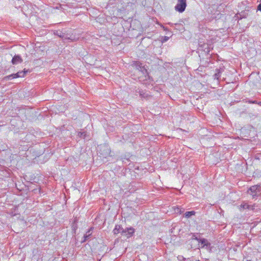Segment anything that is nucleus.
<instances>
[{
    "mask_svg": "<svg viewBox=\"0 0 261 261\" xmlns=\"http://www.w3.org/2000/svg\"><path fill=\"white\" fill-rule=\"evenodd\" d=\"M54 34L60 37L63 41L74 42L79 39V37H76L73 33H71L69 31L64 30H56L54 32Z\"/></svg>",
    "mask_w": 261,
    "mask_h": 261,
    "instance_id": "nucleus-1",
    "label": "nucleus"
},
{
    "mask_svg": "<svg viewBox=\"0 0 261 261\" xmlns=\"http://www.w3.org/2000/svg\"><path fill=\"white\" fill-rule=\"evenodd\" d=\"M98 152L100 158H107L110 155L111 149L108 144H102L98 146Z\"/></svg>",
    "mask_w": 261,
    "mask_h": 261,
    "instance_id": "nucleus-2",
    "label": "nucleus"
},
{
    "mask_svg": "<svg viewBox=\"0 0 261 261\" xmlns=\"http://www.w3.org/2000/svg\"><path fill=\"white\" fill-rule=\"evenodd\" d=\"M177 3L175 6V10L179 12H183L187 7V0H177Z\"/></svg>",
    "mask_w": 261,
    "mask_h": 261,
    "instance_id": "nucleus-3",
    "label": "nucleus"
},
{
    "mask_svg": "<svg viewBox=\"0 0 261 261\" xmlns=\"http://www.w3.org/2000/svg\"><path fill=\"white\" fill-rule=\"evenodd\" d=\"M135 232V229L132 227L126 228L122 229L121 235L125 236L127 238L131 237Z\"/></svg>",
    "mask_w": 261,
    "mask_h": 261,
    "instance_id": "nucleus-4",
    "label": "nucleus"
},
{
    "mask_svg": "<svg viewBox=\"0 0 261 261\" xmlns=\"http://www.w3.org/2000/svg\"><path fill=\"white\" fill-rule=\"evenodd\" d=\"M260 192L259 187L258 186L254 185L250 187L248 192L252 195V198H256L257 195V192Z\"/></svg>",
    "mask_w": 261,
    "mask_h": 261,
    "instance_id": "nucleus-5",
    "label": "nucleus"
},
{
    "mask_svg": "<svg viewBox=\"0 0 261 261\" xmlns=\"http://www.w3.org/2000/svg\"><path fill=\"white\" fill-rule=\"evenodd\" d=\"M255 205H249L247 203L243 202L239 206V209L240 211H242L246 209L248 210H254Z\"/></svg>",
    "mask_w": 261,
    "mask_h": 261,
    "instance_id": "nucleus-6",
    "label": "nucleus"
},
{
    "mask_svg": "<svg viewBox=\"0 0 261 261\" xmlns=\"http://www.w3.org/2000/svg\"><path fill=\"white\" fill-rule=\"evenodd\" d=\"M200 243L202 245L201 246L202 248H205L207 249L211 250V243L208 242V241L206 239L204 238L201 239V240H200Z\"/></svg>",
    "mask_w": 261,
    "mask_h": 261,
    "instance_id": "nucleus-7",
    "label": "nucleus"
},
{
    "mask_svg": "<svg viewBox=\"0 0 261 261\" xmlns=\"http://www.w3.org/2000/svg\"><path fill=\"white\" fill-rule=\"evenodd\" d=\"M92 228L91 227L86 232V233L84 236V237H83L84 239H83V240L82 241V242H86L91 239V235H92Z\"/></svg>",
    "mask_w": 261,
    "mask_h": 261,
    "instance_id": "nucleus-8",
    "label": "nucleus"
},
{
    "mask_svg": "<svg viewBox=\"0 0 261 261\" xmlns=\"http://www.w3.org/2000/svg\"><path fill=\"white\" fill-rule=\"evenodd\" d=\"M22 61L23 60L20 55H15L12 59V63L13 64L21 63Z\"/></svg>",
    "mask_w": 261,
    "mask_h": 261,
    "instance_id": "nucleus-9",
    "label": "nucleus"
},
{
    "mask_svg": "<svg viewBox=\"0 0 261 261\" xmlns=\"http://www.w3.org/2000/svg\"><path fill=\"white\" fill-rule=\"evenodd\" d=\"M139 95L142 98H148L151 95L145 91L139 90Z\"/></svg>",
    "mask_w": 261,
    "mask_h": 261,
    "instance_id": "nucleus-10",
    "label": "nucleus"
},
{
    "mask_svg": "<svg viewBox=\"0 0 261 261\" xmlns=\"http://www.w3.org/2000/svg\"><path fill=\"white\" fill-rule=\"evenodd\" d=\"M28 72V70H25V69H24V70L23 71H18V72H17L16 73H14V75L15 76V78H18V77H24L26 73Z\"/></svg>",
    "mask_w": 261,
    "mask_h": 261,
    "instance_id": "nucleus-11",
    "label": "nucleus"
},
{
    "mask_svg": "<svg viewBox=\"0 0 261 261\" xmlns=\"http://www.w3.org/2000/svg\"><path fill=\"white\" fill-rule=\"evenodd\" d=\"M123 228L120 225H116L114 229L113 230L114 234H117L119 233H121Z\"/></svg>",
    "mask_w": 261,
    "mask_h": 261,
    "instance_id": "nucleus-12",
    "label": "nucleus"
},
{
    "mask_svg": "<svg viewBox=\"0 0 261 261\" xmlns=\"http://www.w3.org/2000/svg\"><path fill=\"white\" fill-rule=\"evenodd\" d=\"M223 71L222 69H216V72L214 75V79L218 80L219 77H220L221 73Z\"/></svg>",
    "mask_w": 261,
    "mask_h": 261,
    "instance_id": "nucleus-13",
    "label": "nucleus"
},
{
    "mask_svg": "<svg viewBox=\"0 0 261 261\" xmlns=\"http://www.w3.org/2000/svg\"><path fill=\"white\" fill-rule=\"evenodd\" d=\"M199 47L203 49L204 51L206 52L207 54L209 53L210 50L209 48L207 47L208 44H205L204 43L203 44H201V42H200L199 43Z\"/></svg>",
    "mask_w": 261,
    "mask_h": 261,
    "instance_id": "nucleus-14",
    "label": "nucleus"
},
{
    "mask_svg": "<svg viewBox=\"0 0 261 261\" xmlns=\"http://www.w3.org/2000/svg\"><path fill=\"white\" fill-rule=\"evenodd\" d=\"M195 212L194 211L186 212L185 213V217L187 218H190L192 216H194L195 214Z\"/></svg>",
    "mask_w": 261,
    "mask_h": 261,
    "instance_id": "nucleus-15",
    "label": "nucleus"
},
{
    "mask_svg": "<svg viewBox=\"0 0 261 261\" xmlns=\"http://www.w3.org/2000/svg\"><path fill=\"white\" fill-rule=\"evenodd\" d=\"M245 102L246 103H250V104H257L258 105V103H259V101H257L256 100H250V99H249L248 98L245 99Z\"/></svg>",
    "mask_w": 261,
    "mask_h": 261,
    "instance_id": "nucleus-16",
    "label": "nucleus"
},
{
    "mask_svg": "<svg viewBox=\"0 0 261 261\" xmlns=\"http://www.w3.org/2000/svg\"><path fill=\"white\" fill-rule=\"evenodd\" d=\"M14 73L11 74L10 75H9L8 76H6L4 77V80H11L13 79H16L15 76L14 75Z\"/></svg>",
    "mask_w": 261,
    "mask_h": 261,
    "instance_id": "nucleus-17",
    "label": "nucleus"
},
{
    "mask_svg": "<svg viewBox=\"0 0 261 261\" xmlns=\"http://www.w3.org/2000/svg\"><path fill=\"white\" fill-rule=\"evenodd\" d=\"M79 136L81 137V138H85L86 137V133L85 132H80L79 133Z\"/></svg>",
    "mask_w": 261,
    "mask_h": 261,
    "instance_id": "nucleus-18",
    "label": "nucleus"
},
{
    "mask_svg": "<svg viewBox=\"0 0 261 261\" xmlns=\"http://www.w3.org/2000/svg\"><path fill=\"white\" fill-rule=\"evenodd\" d=\"M168 40H169V37H168L164 36L162 38V42H165L167 41Z\"/></svg>",
    "mask_w": 261,
    "mask_h": 261,
    "instance_id": "nucleus-19",
    "label": "nucleus"
},
{
    "mask_svg": "<svg viewBox=\"0 0 261 261\" xmlns=\"http://www.w3.org/2000/svg\"><path fill=\"white\" fill-rule=\"evenodd\" d=\"M192 238L193 239L197 240L199 243H200V240H201V239L198 238L197 237H196V235L195 234L193 235Z\"/></svg>",
    "mask_w": 261,
    "mask_h": 261,
    "instance_id": "nucleus-20",
    "label": "nucleus"
},
{
    "mask_svg": "<svg viewBox=\"0 0 261 261\" xmlns=\"http://www.w3.org/2000/svg\"><path fill=\"white\" fill-rule=\"evenodd\" d=\"M257 10L261 11V3L257 6Z\"/></svg>",
    "mask_w": 261,
    "mask_h": 261,
    "instance_id": "nucleus-21",
    "label": "nucleus"
},
{
    "mask_svg": "<svg viewBox=\"0 0 261 261\" xmlns=\"http://www.w3.org/2000/svg\"><path fill=\"white\" fill-rule=\"evenodd\" d=\"M139 90H141V89L139 88H138L136 90V91H135L136 95H137L138 94H139Z\"/></svg>",
    "mask_w": 261,
    "mask_h": 261,
    "instance_id": "nucleus-22",
    "label": "nucleus"
},
{
    "mask_svg": "<svg viewBox=\"0 0 261 261\" xmlns=\"http://www.w3.org/2000/svg\"><path fill=\"white\" fill-rule=\"evenodd\" d=\"M56 8L58 9H59L60 8H62V5L60 4L59 7L58 6L56 7Z\"/></svg>",
    "mask_w": 261,
    "mask_h": 261,
    "instance_id": "nucleus-23",
    "label": "nucleus"
},
{
    "mask_svg": "<svg viewBox=\"0 0 261 261\" xmlns=\"http://www.w3.org/2000/svg\"><path fill=\"white\" fill-rule=\"evenodd\" d=\"M169 24H170V26H171V27H173V24L171 23H169Z\"/></svg>",
    "mask_w": 261,
    "mask_h": 261,
    "instance_id": "nucleus-24",
    "label": "nucleus"
},
{
    "mask_svg": "<svg viewBox=\"0 0 261 261\" xmlns=\"http://www.w3.org/2000/svg\"><path fill=\"white\" fill-rule=\"evenodd\" d=\"M258 105L261 106V101H259V103H258Z\"/></svg>",
    "mask_w": 261,
    "mask_h": 261,
    "instance_id": "nucleus-25",
    "label": "nucleus"
}]
</instances>
